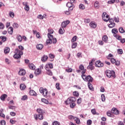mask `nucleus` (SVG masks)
<instances>
[{"instance_id":"nucleus-1","label":"nucleus","mask_w":125,"mask_h":125,"mask_svg":"<svg viewBox=\"0 0 125 125\" xmlns=\"http://www.w3.org/2000/svg\"><path fill=\"white\" fill-rule=\"evenodd\" d=\"M86 70H84L82 72V78L84 82H89L88 83H92L93 78L90 75L87 76L85 75Z\"/></svg>"},{"instance_id":"nucleus-2","label":"nucleus","mask_w":125,"mask_h":125,"mask_svg":"<svg viewBox=\"0 0 125 125\" xmlns=\"http://www.w3.org/2000/svg\"><path fill=\"white\" fill-rule=\"evenodd\" d=\"M105 75L107 78H116V74L114 70H107L105 71Z\"/></svg>"},{"instance_id":"nucleus-3","label":"nucleus","mask_w":125,"mask_h":125,"mask_svg":"<svg viewBox=\"0 0 125 125\" xmlns=\"http://www.w3.org/2000/svg\"><path fill=\"white\" fill-rule=\"evenodd\" d=\"M15 54L14 55V57L16 59H19V58H21V55H23V51L20 50L18 49H16L15 50Z\"/></svg>"},{"instance_id":"nucleus-4","label":"nucleus","mask_w":125,"mask_h":125,"mask_svg":"<svg viewBox=\"0 0 125 125\" xmlns=\"http://www.w3.org/2000/svg\"><path fill=\"white\" fill-rule=\"evenodd\" d=\"M75 101H76V98L71 97L67 99V100L65 101V103L66 105H69V104L74 103V102H75Z\"/></svg>"},{"instance_id":"nucleus-5","label":"nucleus","mask_w":125,"mask_h":125,"mask_svg":"<svg viewBox=\"0 0 125 125\" xmlns=\"http://www.w3.org/2000/svg\"><path fill=\"white\" fill-rule=\"evenodd\" d=\"M40 91L41 93L42 94L43 96L44 97H46L47 96V94L48 93V91L46 88H43L42 87L40 88Z\"/></svg>"},{"instance_id":"nucleus-6","label":"nucleus","mask_w":125,"mask_h":125,"mask_svg":"<svg viewBox=\"0 0 125 125\" xmlns=\"http://www.w3.org/2000/svg\"><path fill=\"white\" fill-rule=\"evenodd\" d=\"M102 17L104 22H108L110 18H109V15L106 14V12H104L102 14Z\"/></svg>"},{"instance_id":"nucleus-7","label":"nucleus","mask_w":125,"mask_h":125,"mask_svg":"<svg viewBox=\"0 0 125 125\" xmlns=\"http://www.w3.org/2000/svg\"><path fill=\"white\" fill-rule=\"evenodd\" d=\"M66 6L68 7L69 10H70L71 11H72V10H73V9H74L75 7V6H74V4L70 2L67 3Z\"/></svg>"},{"instance_id":"nucleus-8","label":"nucleus","mask_w":125,"mask_h":125,"mask_svg":"<svg viewBox=\"0 0 125 125\" xmlns=\"http://www.w3.org/2000/svg\"><path fill=\"white\" fill-rule=\"evenodd\" d=\"M47 36L49 40H47L46 41L47 44H49V43H52V35L48 34Z\"/></svg>"},{"instance_id":"nucleus-9","label":"nucleus","mask_w":125,"mask_h":125,"mask_svg":"<svg viewBox=\"0 0 125 125\" xmlns=\"http://www.w3.org/2000/svg\"><path fill=\"white\" fill-rule=\"evenodd\" d=\"M95 66L96 67H98V68H100V67H103V66H104V63L101 62H100V61H97L96 62Z\"/></svg>"},{"instance_id":"nucleus-10","label":"nucleus","mask_w":125,"mask_h":125,"mask_svg":"<svg viewBox=\"0 0 125 125\" xmlns=\"http://www.w3.org/2000/svg\"><path fill=\"white\" fill-rule=\"evenodd\" d=\"M52 68H53V64L52 63H48L45 66V69L46 71H48V70H50L49 69H52Z\"/></svg>"},{"instance_id":"nucleus-11","label":"nucleus","mask_w":125,"mask_h":125,"mask_svg":"<svg viewBox=\"0 0 125 125\" xmlns=\"http://www.w3.org/2000/svg\"><path fill=\"white\" fill-rule=\"evenodd\" d=\"M69 23H70V21L69 20L63 21L62 23V28H66L68 24H69Z\"/></svg>"},{"instance_id":"nucleus-12","label":"nucleus","mask_w":125,"mask_h":125,"mask_svg":"<svg viewBox=\"0 0 125 125\" xmlns=\"http://www.w3.org/2000/svg\"><path fill=\"white\" fill-rule=\"evenodd\" d=\"M22 4L25 6V10L26 11H29V10H30V7L28 5V2H23Z\"/></svg>"},{"instance_id":"nucleus-13","label":"nucleus","mask_w":125,"mask_h":125,"mask_svg":"<svg viewBox=\"0 0 125 125\" xmlns=\"http://www.w3.org/2000/svg\"><path fill=\"white\" fill-rule=\"evenodd\" d=\"M111 112L112 114H115V115H119L120 114V111L116 108H113Z\"/></svg>"},{"instance_id":"nucleus-14","label":"nucleus","mask_w":125,"mask_h":125,"mask_svg":"<svg viewBox=\"0 0 125 125\" xmlns=\"http://www.w3.org/2000/svg\"><path fill=\"white\" fill-rule=\"evenodd\" d=\"M19 75L20 76H25L26 75V71L24 69H20L19 72Z\"/></svg>"},{"instance_id":"nucleus-15","label":"nucleus","mask_w":125,"mask_h":125,"mask_svg":"<svg viewBox=\"0 0 125 125\" xmlns=\"http://www.w3.org/2000/svg\"><path fill=\"white\" fill-rule=\"evenodd\" d=\"M90 26L92 29H95L97 27V24L94 21H92L89 23Z\"/></svg>"},{"instance_id":"nucleus-16","label":"nucleus","mask_w":125,"mask_h":125,"mask_svg":"<svg viewBox=\"0 0 125 125\" xmlns=\"http://www.w3.org/2000/svg\"><path fill=\"white\" fill-rule=\"evenodd\" d=\"M87 69L88 70H94V66H93V63H92V62H91L89 63V65L87 67Z\"/></svg>"},{"instance_id":"nucleus-17","label":"nucleus","mask_w":125,"mask_h":125,"mask_svg":"<svg viewBox=\"0 0 125 125\" xmlns=\"http://www.w3.org/2000/svg\"><path fill=\"white\" fill-rule=\"evenodd\" d=\"M42 74V71H41L40 68H38L35 71V74L36 76H39V75H41Z\"/></svg>"},{"instance_id":"nucleus-18","label":"nucleus","mask_w":125,"mask_h":125,"mask_svg":"<svg viewBox=\"0 0 125 125\" xmlns=\"http://www.w3.org/2000/svg\"><path fill=\"white\" fill-rule=\"evenodd\" d=\"M94 6L95 8H96L97 9H99L100 7V6H99V2L98 1H96L94 2Z\"/></svg>"},{"instance_id":"nucleus-19","label":"nucleus","mask_w":125,"mask_h":125,"mask_svg":"<svg viewBox=\"0 0 125 125\" xmlns=\"http://www.w3.org/2000/svg\"><path fill=\"white\" fill-rule=\"evenodd\" d=\"M36 48L39 50H42L43 48V45L42 44H39L37 45Z\"/></svg>"},{"instance_id":"nucleus-20","label":"nucleus","mask_w":125,"mask_h":125,"mask_svg":"<svg viewBox=\"0 0 125 125\" xmlns=\"http://www.w3.org/2000/svg\"><path fill=\"white\" fill-rule=\"evenodd\" d=\"M29 94L30 95H31L32 96H37V93L35 92L33 90H30L29 91Z\"/></svg>"},{"instance_id":"nucleus-21","label":"nucleus","mask_w":125,"mask_h":125,"mask_svg":"<svg viewBox=\"0 0 125 125\" xmlns=\"http://www.w3.org/2000/svg\"><path fill=\"white\" fill-rule=\"evenodd\" d=\"M48 59V57L46 55H44L42 58V62H45Z\"/></svg>"},{"instance_id":"nucleus-22","label":"nucleus","mask_w":125,"mask_h":125,"mask_svg":"<svg viewBox=\"0 0 125 125\" xmlns=\"http://www.w3.org/2000/svg\"><path fill=\"white\" fill-rule=\"evenodd\" d=\"M8 32L10 35H12L13 34V27H10L8 29Z\"/></svg>"},{"instance_id":"nucleus-23","label":"nucleus","mask_w":125,"mask_h":125,"mask_svg":"<svg viewBox=\"0 0 125 125\" xmlns=\"http://www.w3.org/2000/svg\"><path fill=\"white\" fill-rule=\"evenodd\" d=\"M20 87L21 90H25V88H26V85H25V84H21Z\"/></svg>"},{"instance_id":"nucleus-24","label":"nucleus","mask_w":125,"mask_h":125,"mask_svg":"<svg viewBox=\"0 0 125 125\" xmlns=\"http://www.w3.org/2000/svg\"><path fill=\"white\" fill-rule=\"evenodd\" d=\"M29 67L30 68V69H31V70H35V69H36V66H35V65H34V64L33 63H30L29 64Z\"/></svg>"},{"instance_id":"nucleus-25","label":"nucleus","mask_w":125,"mask_h":125,"mask_svg":"<svg viewBox=\"0 0 125 125\" xmlns=\"http://www.w3.org/2000/svg\"><path fill=\"white\" fill-rule=\"evenodd\" d=\"M103 41L104 42H108V37L107 36L104 35L103 37Z\"/></svg>"},{"instance_id":"nucleus-26","label":"nucleus","mask_w":125,"mask_h":125,"mask_svg":"<svg viewBox=\"0 0 125 125\" xmlns=\"http://www.w3.org/2000/svg\"><path fill=\"white\" fill-rule=\"evenodd\" d=\"M9 51H10V49L8 47H6L4 50V52L6 54L7 53H9Z\"/></svg>"},{"instance_id":"nucleus-27","label":"nucleus","mask_w":125,"mask_h":125,"mask_svg":"<svg viewBox=\"0 0 125 125\" xmlns=\"http://www.w3.org/2000/svg\"><path fill=\"white\" fill-rule=\"evenodd\" d=\"M88 86L90 90H93V87L92 86V84L90 82L88 83Z\"/></svg>"},{"instance_id":"nucleus-28","label":"nucleus","mask_w":125,"mask_h":125,"mask_svg":"<svg viewBox=\"0 0 125 125\" xmlns=\"http://www.w3.org/2000/svg\"><path fill=\"white\" fill-rule=\"evenodd\" d=\"M64 28L63 27L61 28L59 30V33L61 35H63L64 34Z\"/></svg>"},{"instance_id":"nucleus-29","label":"nucleus","mask_w":125,"mask_h":125,"mask_svg":"<svg viewBox=\"0 0 125 125\" xmlns=\"http://www.w3.org/2000/svg\"><path fill=\"white\" fill-rule=\"evenodd\" d=\"M74 121H75L76 124H77L78 125H80V124H81L80 119L78 118L77 117H75Z\"/></svg>"},{"instance_id":"nucleus-30","label":"nucleus","mask_w":125,"mask_h":125,"mask_svg":"<svg viewBox=\"0 0 125 125\" xmlns=\"http://www.w3.org/2000/svg\"><path fill=\"white\" fill-rule=\"evenodd\" d=\"M17 40L18 41V42H22V36H21V35H18L17 37Z\"/></svg>"},{"instance_id":"nucleus-31","label":"nucleus","mask_w":125,"mask_h":125,"mask_svg":"<svg viewBox=\"0 0 125 125\" xmlns=\"http://www.w3.org/2000/svg\"><path fill=\"white\" fill-rule=\"evenodd\" d=\"M13 27L15 28V29H18V28H19V24H18V23H14L13 24Z\"/></svg>"},{"instance_id":"nucleus-32","label":"nucleus","mask_w":125,"mask_h":125,"mask_svg":"<svg viewBox=\"0 0 125 125\" xmlns=\"http://www.w3.org/2000/svg\"><path fill=\"white\" fill-rule=\"evenodd\" d=\"M7 97V95L6 94H3L0 97L1 100L4 101V99Z\"/></svg>"},{"instance_id":"nucleus-33","label":"nucleus","mask_w":125,"mask_h":125,"mask_svg":"<svg viewBox=\"0 0 125 125\" xmlns=\"http://www.w3.org/2000/svg\"><path fill=\"white\" fill-rule=\"evenodd\" d=\"M0 39L1 40L2 42H4L6 41V37L4 36H0Z\"/></svg>"},{"instance_id":"nucleus-34","label":"nucleus","mask_w":125,"mask_h":125,"mask_svg":"<svg viewBox=\"0 0 125 125\" xmlns=\"http://www.w3.org/2000/svg\"><path fill=\"white\" fill-rule=\"evenodd\" d=\"M70 104V108H71V109H74V108H75V107L76 106V104L75 103V102L72 103L71 104Z\"/></svg>"},{"instance_id":"nucleus-35","label":"nucleus","mask_w":125,"mask_h":125,"mask_svg":"<svg viewBox=\"0 0 125 125\" xmlns=\"http://www.w3.org/2000/svg\"><path fill=\"white\" fill-rule=\"evenodd\" d=\"M119 31L121 34H124V33H125V31L123 27H120L119 28Z\"/></svg>"},{"instance_id":"nucleus-36","label":"nucleus","mask_w":125,"mask_h":125,"mask_svg":"<svg viewBox=\"0 0 125 125\" xmlns=\"http://www.w3.org/2000/svg\"><path fill=\"white\" fill-rule=\"evenodd\" d=\"M77 45H78V43L74 42L72 44L71 48H72V49L76 48V47H77Z\"/></svg>"},{"instance_id":"nucleus-37","label":"nucleus","mask_w":125,"mask_h":125,"mask_svg":"<svg viewBox=\"0 0 125 125\" xmlns=\"http://www.w3.org/2000/svg\"><path fill=\"white\" fill-rule=\"evenodd\" d=\"M79 69H80V71H82V72H83V71H84V70H86V69H84V66L82 64H81L79 66Z\"/></svg>"},{"instance_id":"nucleus-38","label":"nucleus","mask_w":125,"mask_h":125,"mask_svg":"<svg viewBox=\"0 0 125 125\" xmlns=\"http://www.w3.org/2000/svg\"><path fill=\"white\" fill-rule=\"evenodd\" d=\"M37 111L39 114H43V110H42V109L41 108L37 109Z\"/></svg>"},{"instance_id":"nucleus-39","label":"nucleus","mask_w":125,"mask_h":125,"mask_svg":"<svg viewBox=\"0 0 125 125\" xmlns=\"http://www.w3.org/2000/svg\"><path fill=\"white\" fill-rule=\"evenodd\" d=\"M118 29L117 28H113L112 30V34H118Z\"/></svg>"},{"instance_id":"nucleus-40","label":"nucleus","mask_w":125,"mask_h":125,"mask_svg":"<svg viewBox=\"0 0 125 125\" xmlns=\"http://www.w3.org/2000/svg\"><path fill=\"white\" fill-rule=\"evenodd\" d=\"M116 26V23H112L108 25L109 28H114V27Z\"/></svg>"},{"instance_id":"nucleus-41","label":"nucleus","mask_w":125,"mask_h":125,"mask_svg":"<svg viewBox=\"0 0 125 125\" xmlns=\"http://www.w3.org/2000/svg\"><path fill=\"white\" fill-rule=\"evenodd\" d=\"M79 8H80V9H84L85 8V6H84V5L83 4H80L79 5Z\"/></svg>"},{"instance_id":"nucleus-42","label":"nucleus","mask_w":125,"mask_h":125,"mask_svg":"<svg viewBox=\"0 0 125 125\" xmlns=\"http://www.w3.org/2000/svg\"><path fill=\"white\" fill-rule=\"evenodd\" d=\"M52 42H53V43H56V42H57V40L56 39V38H53V35L52 39Z\"/></svg>"},{"instance_id":"nucleus-43","label":"nucleus","mask_w":125,"mask_h":125,"mask_svg":"<svg viewBox=\"0 0 125 125\" xmlns=\"http://www.w3.org/2000/svg\"><path fill=\"white\" fill-rule=\"evenodd\" d=\"M42 101L45 104H48V101L45 99H42Z\"/></svg>"},{"instance_id":"nucleus-44","label":"nucleus","mask_w":125,"mask_h":125,"mask_svg":"<svg viewBox=\"0 0 125 125\" xmlns=\"http://www.w3.org/2000/svg\"><path fill=\"white\" fill-rule=\"evenodd\" d=\"M77 38H78L76 36H75L73 37L71 40V42H75L76 41H77Z\"/></svg>"},{"instance_id":"nucleus-45","label":"nucleus","mask_w":125,"mask_h":125,"mask_svg":"<svg viewBox=\"0 0 125 125\" xmlns=\"http://www.w3.org/2000/svg\"><path fill=\"white\" fill-rule=\"evenodd\" d=\"M9 15L10 17H11L12 18H14V13L13 12H10Z\"/></svg>"},{"instance_id":"nucleus-46","label":"nucleus","mask_w":125,"mask_h":125,"mask_svg":"<svg viewBox=\"0 0 125 125\" xmlns=\"http://www.w3.org/2000/svg\"><path fill=\"white\" fill-rule=\"evenodd\" d=\"M101 98H102V101H103V102H104V101L106 100V98H105V95L104 94L102 95Z\"/></svg>"},{"instance_id":"nucleus-47","label":"nucleus","mask_w":125,"mask_h":125,"mask_svg":"<svg viewBox=\"0 0 125 125\" xmlns=\"http://www.w3.org/2000/svg\"><path fill=\"white\" fill-rule=\"evenodd\" d=\"M47 74L49 76H52V72L50 70V69L47 70Z\"/></svg>"},{"instance_id":"nucleus-48","label":"nucleus","mask_w":125,"mask_h":125,"mask_svg":"<svg viewBox=\"0 0 125 125\" xmlns=\"http://www.w3.org/2000/svg\"><path fill=\"white\" fill-rule=\"evenodd\" d=\"M38 118L40 120H43V116H42V114H39L38 115Z\"/></svg>"},{"instance_id":"nucleus-49","label":"nucleus","mask_w":125,"mask_h":125,"mask_svg":"<svg viewBox=\"0 0 125 125\" xmlns=\"http://www.w3.org/2000/svg\"><path fill=\"white\" fill-rule=\"evenodd\" d=\"M111 112L110 111H108L107 112V116H108V117H112V113H111Z\"/></svg>"},{"instance_id":"nucleus-50","label":"nucleus","mask_w":125,"mask_h":125,"mask_svg":"<svg viewBox=\"0 0 125 125\" xmlns=\"http://www.w3.org/2000/svg\"><path fill=\"white\" fill-rule=\"evenodd\" d=\"M68 119L72 121V120H75V117L73 115H69L68 116Z\"/></svg>"},{"instance_id":"nucleus-51","label":"nucleus","mask_w":125,"mask_h":125,"mask_svg":"<svg viewBox=\"0 0 125 125\" xmlns=\"http://www.w3.org/2000/svg\"><path fill=\"white\" fill-rule=\"evenodd\" d=\"M59 85H60V84H59V83H57L56 84V87L57 89H58V90H60V89H61Z\"/></svg>"},{"instance_id":"nucleus-52","label":"nucleus","mask_w":125,"mask_h":125,"mask_svg":"<svg viewBox=\"0 0 125 125\" xmlns=\"http://www.w3.org/2000/svg\"><path fill=\"white\" fill-rule=\"evenodd\" d=\"M117 52L118 54H122L123 53V49H118L117 50Z\"/></svg>"},{"instance_id":"nucleus-53","label":"nucleus","mask_w":125,"mask_h":125,"mask_svg":"<svg viewBox=\"0 0 125 125\" xmlns=\"http://www.w3.org/2000/svg\"><path fill=\"white\" fill-rule=\"evenodd\" d=\"M115 65L116 66H120V64H121V62H120L119 61H115Z\"/></svg>"},{"instance_id":"nucleus-54","label":"nucleus","mask_w":125,"mask_h":125,"mask_svg":"<svg viewBox=\"0 0 125 125\" xmlns=\"http://www.w3.org/2000/svg\"><path fill=\"white\" fill-rule=\"evenodd\" d=\"M28 99V96H27V95H24L22 96V97L21 98V100H26V99Z\"/></svg>"},{"instance_id":"nucleus-55","label":"nucleus","mask_w":125,"mask_h":125,"mask_svg":"<svg viewBox=\"0 0 125 125\" xmlns=\"http://www.w3.org/2000/svg\"><path fill=\"white\" fill-rule=\"evenodd\" d=\"M4 28V25H3V23L0 22V29H2Z\"/></svg>"},{"instance_id":"nucleus-56","label":"nucleus","mask_w":125,"mask_h":125,"mask_svg":"<svg viewBox=\"0 0 125 125\" xmlns=\"http://www.w3.org/2000/svg\"><path fill=\"white\" fill-rule=\"evenodd\" d=\"M84 23H88L90 22V20L89 19H86L84 20Z\"/></svg>"},{"instance_id":"nucleus-57","label":"nucleus","mask_w":125,"mask_h":125,"mask_svg":"<svg viewBox=\"0 0 125 125\" xmlns=\"http://www.w3.org/2000/svg\"><path fill=\"white\" fill-rule=\"evenodd\" d=\"M98 43L100 45H103L104 44V42L101 40L98 41Z\"/></svg>"},{"instance_id":"nucleus-58","label":"nucleus","mask_w":125,"mask_h":125,"mask_svg":"<svg viewBox=\"0 0 125 125\" xmlns=\"http://www.w3.org/2000/svg\"><path fill=\"white\" fill-rule=\"evenodd\" d=\"M53 125H60V123L58 121H55L53 123Z\"/></svg>"},{"instance_id":"nucleus-59","label":"nucleus","mask_w":125,"mask_h":125,"mask_svg":"<svg viewBox=\"0 0 125 125\" xmlns=\"http://www.w3.org/2000/svg\"><path fill=\"white\" fill-rule=\"evenodd\" d=\"M92 124V121L91 120H88L87 121V125H91Z\"/></svg>"},{"instance_id":"nucleus-60","label":"nucleus","mask_w":125,"mask_h":125,"mask_svg":"<svg viewBox=\"0 0 125 125\" xmlns=\"http://www.w3.org/2000/svg\"><path fill=\"white\" fill-rule=\"evenodd\" d=\"M114 2H115V0H110L107 2V3L111 4L112 3H114Z\"/></svg>"},{"instance_id":"nucleus-61","label":"nucleus","mask_w":125,"mask_h":125,"mask_svg":"<svg viewBox=\"0 0 125 125\" xmlns=\"http://www.w3.org/2000/svg\"><path fill=\"white\" fill-rule=\"evenodd\" d=\"M37 18H38V19L42 20V19H43V16L42 15H38V16L37 17Z\"/></svg>"},{"instance_id":"nucleus-62","label":"nucleus","mask_w":125,"mask_h":125,"mask_svg":"<svg viewBox=\"0 0 125 125\" xmlns=\"http://www.w3.org/2000/svg\"><path fill=\"white\" fill-rule=\"evenodd\" d=\"M9 109H11L12 110H15V106L9 105L8 106Z\"/></svg>"},{"instance_id":"nucleus-63","label":"nucleus","mask_w":125,"mask_h":125,"mask_svg":"<svg viewBox=\"0 0 125 125\" xmlns=\"http://www.w3.org/2000/svg\"><path fill=\"white\" fill-rule=\"evenodd\" d=\"M73 95H75V96H79V92H78L77 91L74 92Z\"/></svg>"},{"instance_id":"nucleus-64","label":"nucleus","mask_w":125,"mask_h":125,"mask_svg":"<svg viewBox=\"0 0 125 125\" xmlns=\"http://www.w3.org/2000/svg\"><path fill=\"white\" fill-rule=\"evenodd\" d=\"M120 42H121V43H125V38L121 39V40L120 41Z\"/></svg>"}]
</instances>
